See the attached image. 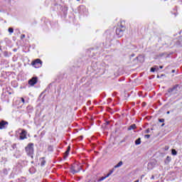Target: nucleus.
Wrapping results in <instances>:
<instances>
[{
	"label": "nucleus",
	"instance_id": "3",
	"mask_svg": "<svg viewBox=\"0 0 182 182\" xmlns=\"http://www.w3.org/2000/svg\"><path fill=\"white\" fill-rule=\"evenodd\" d=\"M26 151L27 154H33V144L30 143L26 147Z\"/></svg>",
	"mask_w": 182,
	"mask_h": 182
},
{
	"label": "nucleus",
	"instance_id": "20",
	"mask_svg": "<svg viewBox=\"0 0 182 182\" xmlns=\"http://www.w3.org/2000/svg\"><path fill=\"white\" fill-rule=\"evenodd\" d=\"M146 139H150V134H146L144 136Z\"/></svg>",
	"mask_w": 182,
	"mask_h": 182
},
{
	"label": "nucleus",
	"instance_id": "10",
	"mask_svg": "<svg viewBox=\"0 0 182 182\" xmlns=\"http://www.w3.org/2000/svg\"><path fill=\"white\" fill-rule=\"evenodd\" d=\"M122 166H123V161H121L114 166V168H117L119 167H122Z\"/></svg>",
	"mask_w": 182,
	"mask_h": 182
},
{
	"label": "nucleus",
	"instance_id": "23",
	"mask_svg": "<svg viewBox=\"0 0 182 182\" xmlns=\"http://www.w3.org/2000/svg\"><path fill=\"white\" fill-rule=\"evenodd\" d=\"M145 133H150V129H147L145 131Z\"/></svg>",
	"mask_w": 182,
	"mask_h": 182
},
{
	"label": "nucleus",
	"instance_id": "26",
	"mask_svg": "<svg viewBox=\"0 0 182 182\" xmlns=\"http://www.w3.org/2000/svg\"><path fill=\"white\" fill-rule=\"evenodd\" d=\"M13 147H14V149L16 148V144H14L13 145Z\"/></svg>",
	"mask_w": 182,
	"mask_h": 182
},
{
	"label": "nucleus",
	"instance_id": "5",
	"mask_svg": "<svg viewBox=\"0 0 182 182\" xmlns=\"http://www.w3.org/2000/svg\"><path fill=\"white\" fill-rule=\"evenodd\" d=\"M38 83V77H33L28 80V85L30 86H35Z\"/></svg>",
	"mask_w": 182,
	"mask_h": 182
},
{
	"label": "nucleus",
	"instance_id": "6",
	"mask_svg": "<svg viewBox=\"0 0 182 182\" xmlns=\"http://www.w3.org/2000/svg\"><path fill=\"white\" fill-rule=\"evenodd\" d=\"M28 132L25 129H21V132L20 134V140H25V139H27L26 134Z\"/></svg>",
	"mask_w": 182,
	"mask_h": 182
},
{
	"label": "nucleus",
	"instance_id": "17",
	"mask_svg": "<svg viewBox=\"0 0 182 182\" xmlns=\"http://www.w3.org/2000/svg\"><path fill=\"white\" fill-rule=\"evenodd\" d=\"M45 163H46V161L45 160H43V158L41 159V166H45Z\"/></svg>",
	"mask_w": 182,
	"mask_h": 182
},
{
	"label": "nucleus",
	"instance_id": "25",
	"mask_svg": "<svg viewBox=\"0 0 182 182\" xmlns=\"http://www.w3.org/2000/svg\"><path fill=\"white\" fill-rule=\"evenodd\" d=\"M168 149H169L168 146H165V150H166V151L168 150Z\"/></svg>",
	"mask_w": 182,
	"mask_h": 182
},
{
	"label": "nucleus",
	"instance_id": "24",
	"mask_svg": "<svg viewBox=\"0 0 182 182\" xmlns=\"http://www.w3.org/2000/svg\"><path fill=\"white\" fill-rule=\"evenodd\" d=\"M21 102H22L23 103H25V99H23V97H21Z\"/></svg>",
	"mask_w": 182,
	"mask_h": 182
},
{
	"label": "nucleus",
	"instance_id": "28",
	"mask_svg": "<svg viewBox=\"0 0 182 182\" xmlns=\"http://www.w3.org/2000/svg\"><path fill=\"white\" fill-rule=\"evenodd\" d=\"M166 114H170V111H168V112H166Z\"/></svg>",
	"mask_w": 182,
	"mask_h": 182
},
{
	"label": "nucleus",
	"instance_id": "34",
	"mask_svg": "<svg viewBox=\"0 0 182 182\" xmlns=\"http://www.w3.org/2000/svg\"><path fill=\"white\" fill-rule=\"evenodd\" d=\"M77 1H80V0H77Z\"/></svg>",
	"mask_w": 182,
	"mask_h": 182
},
{
	"label": "nucleus",
	"instance_id": "18",
	"mask_svg": "<svg viewBox=\"0 0 182 182\" xmlns=\"http://www.w3.org/2000/svg\"><path fill=\"white\" fill-rule=\"evenodd\" d=\"M9 33H14V28H9Z\"/></svg>",
	"mask_w": 182,
	"mask_h": 182
},
{
	"label": "nucleus",
	"instance_id": "14",
	"mask_svg": "<svg viewBox=\"0 0 182 182\" xmlns=\"http://www.w3.org/2000/svg\"><path fill=\"white\" fill-rule=\"evenodd\" d=\"M156 69L159 70V67L157 65H155V67L151 68V72H156Z\"/></svg>",
	"mask_w": 182,
	"mask_h": 182
},
{
	"label": "nucleus",
	"instance_id": "9",
	"mask_svg": "<svg viewBox=\"0 0 182 182\" xmlns=\"http://www.w3.org/2000/svg\"><path fill=\"white\" fill-rule=\"evenodd\" d=\"M170 161H171V157L168 156L165 160V164H168Z\"/></svg>",
	"mask_w": 182,
	"mask_h": 182
},
{
	"label": "nucleus",
	"instance_id": "2",
	"mask_svg": "<svg viewBox=\"0 0 182 182\" xmlns=\"http://www.w3.org/2000/svg\"><path fill=\"white\" fill-rule=\"evenodd\" d=\"M178 89H180V85H175L173 87L168 89V92L171 93V95H177L178 93Z\"/></svg>",
	"mask_w": 182,
	"mask_h": 182
},
{
	"label": "nucleus",
	"instance_id": "30",
	"mask_svg": "<svg viewBox=\"0 0 182 182\" xmlns=\"http://www.w3.org/2000/svg\"><path fill=\"white\" fill-rule=\"evenodd\" d=\"M161 69H163V65L159 66Z\"/></svg>",
	"mask_w": 182,
	"mask_h": 182
},
{
	"label": "nucleus",
	"instance_id": "19",
	"mask_svg": "<svg viewBox=\"0 0 182 182\" xmlns=\"http://www.w3.org/2000/svg\"><path fill=\"white\" fill-rule=\"evenodd\" d=\"M159 122H160L161 123H164V119H159Z\"/></svg>",
	"mask_w": 182,
	"mask_h": 182
},
{
	"label": "nucleus",
	"instance_id": "13",
	"mask_svg": "<svg viewBox=\"0 0 182 182\" xmlns=\"http://www.w3.org/2000/svg\"><path fill=\"white\" fill-rule=\"evenodd\" d=\"M134 129H136V124H134L129 126V127L128 128V130H134Z\"/></svg>",
	"mask_w": 182,
	"mask_h": 182
},
{
	"label": "nucleus",
	"instance_id": "1",
	"mask_svg": "<svg viewBox=\"0 0 182 182\" xmlns=\"http://www.w3.org/2000/svg\"><path fill=\"white\" fill-rule=\"evenodd\" d=\"M70 170L73 174H76V173H79L82 170V166L75 164L71 166Z\"/></svg>",
	"mask_w": 182,
	"mask_h": 182
},
{
	"label": "nucleus",
	"instance_id": "4",
	"mask_svg": "<svg viewBox=\"0 0 182 182\" xmlns=\"http://www.w3.org/2000/svg\"><path fill=\"white\" fill-rule=\"evenodd\" d=\"M31 65L34 66V68H41V66H42V60H41V59H36L31 63Z\"/></svg>",
	"mask_w": 182,
	"mask_h": 182
},
{
	"label": "nucleus",
	"instance_id": "29",
	"mask_svg": "<svg viewBox=\"0 0 182 182\" xmlns=\"http://www.w3.org/2000/svg\"><path fill=\"white\" fill-rule=\"evenodd\" d=\"M49 150H52V146H49Z\"/></svg>",
	"mask_w": 182,
	"mask_h": 182
},
{
	"label": "nucleus",
	"instance_id": "22",
	"mask_svg": "<svg viewBox=\"0 0 182 182\" xmlns=\"http://www.w3.org/2000/svg\"><path fill=\"white\" fill-rule=\"evenodd\" d=\"M23 38H25V34H23V35H21V39H23Z\"/></svg>",
	"mask_w": 182,
	"mask_h": 182
},
{
	"label": "nucleus",
	"instance_id": "8",
	"mask_svg": "<svg viewBox=\"0 0 182 182\" xmlns=\"http://www.w3.org/2000/svg\"><path fill=\"white\" fill-rule=\"evenodd\" d=\"M8 125V122L1 120L0 121V129H5V126Z\"/></svg>",
	"mask_w": 182,
	"mask_h": 182
},
{
	"label": "nucleus",
	"instance_id": "7",
	"mask_svg": "<svg viewBox=\"0 0 182 182\" xmlns=\"http://www.w3.org/2000/svg\"><path fill=\"white\" fill-rule=\"evenodd\" d=\"M116 34L119 36V38H122V36H123V30L122 28H117Z\"/></svg>",
	"mask_w": 182,
	"mask_h": 182
},
{
	"label": "nucleus",
	"instance_id": "12",
	"mask_svg": "<svg viewBox=\"0 0 182 182\" xmlns=\"http://www.w3.org/2000/svg\"><path fill=\"white\" fill-rule=\"evenodd\" d=\"M141 143V139L140 138L137 139L136 141H135V144L136 146H139V144H140Z\"/></svg>",
	"mask_w": 182,
	"mask_h": 182
},
{
	"label": "nucleus",
	"instance_id": "32",
	"mask_svg": "<svg viewBox=\"0 0 182 182\" xmlns=\"http://www.w3.org/2000/svg\"><path fill=\"white\" fill-rule=\"evenodd\" d=\"M163 126H164V124H161V127H163Z\"/></svg>",
	"mask_w": 182,
	"mask_h": 182
},
{
	"label": "nucleus",
	"instance_id": "16",
	"mask_svg": "<svg viewBox=\"0 0 182 182\" xmlns=\"http://www.w3.org/2000/svg\"><path fill=\"white\" fill-rule=\"evenodd\" d=\"M103 180H106V177L105 176H102L100 178H99L97 180L98 182H100V181H103Z\"/></svg>",
	"mask_w": 182,
	"mask_h": 182
},
{
	"label": "nucleus",
	"instance_id": "21",
	"mask_svg": "<svg viewBox=\"0 0 182 182\" xmlns=\"http://www.w3.org/2000/svg\"><path fill=\"white\" fill-rule=\"evenodd\" d=\"M112 175V173H109L107 174V176H105L106 178H107V177L110 176Z\"/></svg>",
	"mask_w": 182,
	"mask_h": 182
},
{
	"label": "nucleus",
	"instance_id": "27",
	"mask_svg": "<svg viewBox=\"0 0 182 182\" xmlns=\"http://www.w3.org/2000/svg\"><path fill=\"white\" fill-rule=\"evenodd\" d=\"M176 72V70H172V73H174Z\"/></svg>",
	"mask_w": 182,
	"mask_h": 182
},
{
	"label": "nucleus",
	"instance_id": "11",
	"mask_svg": "<svg viewBox=\"0 0 182 182\" xmlns=\"http://www.w3.org/2000/svg\"><path fill=\"white\" fill-rule=\"evenodd\" d=\"M69 151H70V146L68 147L67 151L65 153V157H68V156L69 155Z\"/></svg>",
	"mask_w": 182,
	"mask_h": 182
},
{
	"label": "nucleus",
	"instance_id": "31",
	"mask_svg": "<svg viewBox=\"0 0 182 182\" xmlns=\"http://www.w3.org/2000/svg\"><path fill=\"white\" fill-rule=\"evenodd\" d=\"M109 173H111V174L113 173V171H110V172Z\"/></svg>",
	"mask_w": 182,
	"mask_h": 182
},
{
	"label": "nucleus",
	"instance_id": "33",
	"mask_svg": "<svg viewBox=\"0 0 182 182\" xmlns=\"http://www.w3.org/2000/svg\"><path fill=\"white\" fill-rule=\"evenodd\" d=\"M0 50H1V47H0Z\"/></svg>",
	"mask_w": 182,
	"mask_h": 182
},
{
	"label": "nucleus",
	"instance_id": "15",
	"mask_svg": "<svg viewBox=\"0 0 182 182\" xmlns=\"http://www.w3.org/2000/svg\"><path fill=\"white\" fill-rule=\"evenodd\" d=\"M171 154L173 156H177V151H176V149H172L171 150Z\"/></svg>",
	"mask_w": 182,
	"mask_h": 182
}]
</instances>
